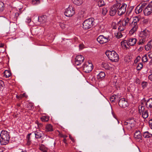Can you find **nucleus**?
I'll use <instances>...</instances> for the list:
<instances>
[{
	"instance_id": "1",
	"label": "nucleus",
	"mask_w": 152,
	"mask_h": 152,
	"mask_svg": "<svg viewBox=\"0 0 152 152\" xmlns=\"http://www.w3.org/2000/svg\"><path fill=\"white\" fill-rule=\"evenodd\" d=\"M150 31L147 29H145L140 32L139 35V41L137 44L139 45H143L149 37Z\"/></svg>"
},
{
	"instance_id": "2",
	"label": "nucleus",
	"mask_w": 152,
	"mask_h": 152,
	"mask_svg": "<svg viewBox=\"0 0 152 152\" xmlns=\"http://www.w3.org/2000/svg\"><path fill=\"white\" fill-rule=\"evenodd\" d=\"M140 19L138 17H136L134 18L133 20L130 24V25L131 29L129 31V33L132 34L136 31L138 28V23L139 22Z\"/></svg>"
},
{
	"instance_id": "3",
	"label": "nucleus",
	"mask_w": 152,
	"mask_h": 152,
	"mask_svg": "<svg viewBox=\"0 0 152 152\" xmlns=\"http://www.w3.org/2000/svg\"><path fill=\"white\" fill-rule=\"evenodd\" d=\"M105 54L111 61L117 62L119 59L118 55L114 50L107 51Z\"/></svg>"
},
{
	"instance_id": "4",
	"label": "nucleus",
	"mask_w": 152,
	"mask_h": 152,
	"mask_svg": "<svg viewBox=\"0 0 152 152\" xmlns=\"http://www.w3.org/2000/svg\"><path fill=\"white\" fill-rule=\"evenodd\" d=\"M0 137L3 145H6L8 143L10 140V136L9 134L7 131L2 130L1 132Z\"/></svg>"
},
{
	"instance_id": "5",
	"label": "nucleus",
	"mask_w": 152,
	"mask_h": 152,
	"mask_svg": "<svg viewBox=\"0 0 152 152\" xmlns=\"http://www.w3.org/2000/svg\"><path fill=\"white\" fill-rule=\"evenodd\" d=\"M135 121L133 119H129L124 121L123 125L124 127L130 130L134 126Z\"/></svg>"
},
{
	"instance_id": "6",
	"label": "nucleus",
	"mask_w": 152,
	"mask_h": 152,
	"mask_svg": "<svg viewBox=\"0 0 152 152\" xmlns=\"http://www.w3.org/2000/svg\"><path fill=\"white\" fill-rule=\"evenodd\" d=\"M94 18H91L85 20L83 23V28L87 29L91 28L93 25Z\"/></svg>"
},
{
	"instance_id": "7",
	"label": "nucleus",
	"mask_w": 152,
	"mask_h": 152,
	"mask_svg": "<svg viewBox=\"0 0 152 152\" xmlns=\"http://www.w3.org/2000/svg\"><path fill=\"white\" fill-rule=\"evenodd\" d=\"M93 68L92 64L88 62H86L83 65V70L86 73H89L91 71Z\"/></svg>"
},
{
	"instance_id": "8",
	"label": "nucleus",
	"mask_w": 152,
	"mask_h": 152,
	"mask_svg": "<svg viewBox=\"0 0 152 152\" xmlns=\"http://www.w3.org/2000/svg\"><path fill=\"white\" fill-rule=\"evenodd\" d=\"M145 16H148L152 13V1L150 2L143 10Z\"/></svg>"
},
{
	"instance_id": "9",
	"label": "nucleus",
	"mask_w": 152,
	"mask_h": 152,
	"mask_svg": "<svg viewBox=\"0 0 152 152\" xmlns=\"http://www.w3.org/2000/svg\"><path fill=\"white\" fill-rule=\"evenodd\" d=\"M66 16L70 17L72 16L75 14L74 9L72 6H69L65 10L64 12Z\"/></svg>"
},
{
	"instance_id": "10",
	"label": "nucleus",
	"mask_w": 152,
	"mask_h": 152,
	"mask_svg": "<svg viewBox=\"0 0 152 152\" xmlns=\"http://www.w3.org/2000/svg\"><path fill=\"white\" fill-rule=\"evenodd\" d=\"M97 40L99 43L102 44L108 42L110 39L109 37H106L103 35H100L97 38Z\"/></svg>"
},
{
	"instance_id": "11",
	"label": "nucleus",
	"mask_w": 152,
	"mask_h": 152,
	"mask_svg": "<svg viewBox=\"0 0 152 152\" xmlns=\"http://www.w3.org/2000/svg\"><path fill=\"white\" fill-rule=\"evenodd\" d=\"M84 60V57L82 55H79L75 58V64L79 66L82 63Z\"/></svg>"
},
{
	"instance_id": "12",
	"label": "nucleus",
	"mask_w": 152,
	"mask_h": 152,
	"mask_svg": "<svg viewBox=\"0 0 152 152\" xmlns=\"http://www.w3.org/2000/svg\"><path fill=\"white\" fill-rule=\"evenodd\" d=\"M119 7L117 5V3L114 4L111 7L110 11V14L111 16H114L116 13L117 12H118V9Z\"/></svg>"
},
{
	"instance_id": "13",
	"label": "nucleus",
	"mask_w": 152,
	"mask_h": 152,
	"mask_svg": "<svg viewBox=\"0 0 152 152\" xmlns=\"http://www.w3.org/2000/svg\"><path fill=\"white\" fill-rule=\"evenodd\" d=\"M119 106L123 108H125L128 105V103L124 98H123L121 99L118 102Z\"/></svg>"
},
{
	"instance_id": "14",
	"label": "nucleus",
	"mask_w": 152,
	"mask_h": 152,
	"mask_svg": "<svg viewBox=\"0 0 152 152\" xmlns=\"http://www.w3.org/2000/svg\"><path fill=\"white\" fill-rule=\"evenodd\" d=\"M134 137L138 141H141L142 137L140 132L139 131H136L134 134Z\"/></svg>"
},
{
	"instance_id": "15",
	"label": "nucleus",
	"mask_w": 152,
	"mask_h": 152,
	"mask_svg": "<svg viewBox=\"0 0 152 152\" xmlns=\"http://www.w3.org/2000/svg\"><path fill=\"white\" fill-rule=\"evenodd\" d=\"M137 41V40L136 38H131L128 40V43L129 45L130 46H133L136 43Z\"/></svg>"
},
{
	"instance_id": "16",
	"label": "nucleus",
	"mask_w": 152,
	"mask_h": 152,
	"mask_svg": "<svg viewBox=\"0 0 152 152\" xmlns=\"http://www.w3.org/2000/svg\"><path fill=\"white\" fill-rule=\"evenodd\" d=\"M46 20V17L45 15H43L39 17L38 18V21L40 24L45 23Z\"/></svg>"
},
{
	"instance_id": "17",
	"label": "nucleus",
	"mask_w": 152,
	"mask_h": 152,
	"mask_svg": "<svg viewBox=\"0 0 152 152\" xmlns=\"http://www.w3.org/2000/svg\"><path fill=\"white\" fill-rule=\"evenodd\" d=\"M145 49L146 51H149L152 49V39L149 41L145 46Z\"/></svg>"
},
{
	"instance_id": "18",
	"label": "nucleus",
	"mask_w": 152,
	"mask_h": 152,
	"mask_svg": "<svg viewBox=\"0 0 152 152\" xmlns=\"http://www.w3.org/2000/svg\"><path fill=\"white\" fill-rule=\"evenodd\" d=\"M35 137L37 139L41 138L42 139L44 136V134L40 131H35L34 132Z\"/></svg>"
},
{
	"instance_id": "19",
	"label": "nucleus",
	"mask_w": 152,
	"mask_h": 152,
	"mask_svg": "<svg viewBox=\"0 0 152 152\" xmlns=\"http://www.w3.org/2000/svg\"><path fill=\"white\" fill-rule=\"evenodd\" d=\"M141 24L142 25H143V26H144L148 24L149 20L148 19H145L143 18L140 19Z\"/></svg>"
},
{
	"instance_id": "20",
	"label": "nucleus",
	"mask_w": 152,
	"mask_h": 152,
	"mask_svg": "<svg viewBox=\"0 0 152 152\" xmlns=\"http://www.w3.org/2000/svg\"><path fill=\"white\" fill-rule=\"evenodd\" d=\"M146 105L148 108H152V99L150 98L147 101H145Z\"/></svg>"
},
{
	"instance_id": "21",
	"label": "nucleus",
	"mask_w": 152,
	"mask_h": 152,
	"mask_svg": "<svg viewBox=\"0 0 152 152\" xmlns=\"http://www.w3.org/2000/svg\"><path fill=\"white\" fill-rule=\"evenodd\" d=\"M140 114L142 115V117L143 118L146 119L147 118L148 116V110L146 109Z\"/></svg>"
},
{
	"instance_id": "22",
	"label": "nucleus",
	"mask_w": 152,
	"mask_h": 152,
	"mask_svg": "<svg viewBox=\"0 0 152 152\" xmlns=\"http://www.w3.org/2000/svg\"><path fill=\"white\" fill-rule=\"evenodd\" d=\"M53 131V126L50 124H48L46 125L45 131L46 132H50Z\"/></svg>"
},
{
	"instance_id": "23",
	"label": "nucleus",
	"mask_w": 152,
	"mask_h": 152,
	"mask_svg": "<svg viewBox=\"0 0 152 152\" xmlns=\"http://www.w3.org/2000/svg\"><path fill=\"white\" fill-rule=\"evenodd\" d=\"M143 136L145 138H150L152 137V134L147 131L144 132Z\"/></svg>"
},
{
	"instance_id": "24",
	"label": "nucleus",
	"mask_w": 152,
	"mask_h": 152,
	"mask_svg": "<svg viewBox=\"0 0 152 152\" xmlns=\"http://www.w3.org/2000/svg\"><path fill=\"white\" fill-rule=\"evenodd\" d=\"M105 76L104 72H101L98 75H97V78L98 79H101L104 78Z\"/></svg>"
},
{
	"instance_id": "25",
	"label": "nucleus",
	"mask_w": 152,
	"mask_h": 152,
	"mask_svg": "<svg viewBox=\"0 0 152 152\" xmlns=\"http://www.w3.org/2000/svg\"><path fill=\"white\" fill-rule=\"evenodd\" d=\"M101 66L105 69H109L110 68V65L108 63L103 62L101 64Z\"/></svg>"
},
{
	"instance_id": "26",
	"label": "nucleus",
	"mask_w": 152,
	"mask_h": 152,
	"mask_svg": "<svg viewBox=\"0 0 152 152\" xmlns=\"http://www.w3.org/2000/svg\"><path fill=\"white\" fill-rule=\"evenodd\" d=\"M130 19H131L129 18L126 17L122 21V23L123 24L124 26H126L128 25V23L130 22Z\"/></svg>"
},
{
	"instance_id": "27",
	"label": "nucleus",
	"mask_w": 152,
	"mask_h": 152,
	"mask_svg": "<svg viewBox=\"0 0 152 152\" xmlns=\"http://www.w3.org/2000/svg\"><path fill=\"white\" fill-rule=\"evenodd\" d=\"M143 10V8L140 6H137L135 9V12L136 13L139 14L142 12Z\"/></svg>"
},
{
	"instance_id": "28",
	"label": "nucleus",
	"mask_w": 152,
	"mask_h": 152,
	"mask_svg": "<svg viewBox=\"0 0 152 152\" xmlns=\"http://www.w3.org/2000/svg\"><path fill=\"white\" fill-rule=\"evenodd\" d=\"M126 26H124V25L122 23L121 24H120L119 25L118 27V30L119 31H121L122 32L126 28Z\"/></svg>"
},
{
	"instance_id": "29",
	"label": "nucleus",
	"mask_w": 152,
	"mask_h": 152,
	"mask_svg": "<svg viewBox=\"0 0 152 152\" xmlns=\"http://www.w3.org/2000/svg\"><path fill=\"white\" fill-rule=\"evenodd\" d=\"M146 109H145L144 107L142 104L140 105L139 106L138 111L139 113L140 114L142 112L145 111Z\"/></svg>"
},
{
	"instance_id": "30",
	"label": "nucleus",
	"mask_w": 152,
	"mask_h": 152,
	"mask_svg": "<svg viewBox=\"0 0 152 152\" xmlns=\"http://www.w3.org/2000/svg\"><path fill=\"white\" fill-rule=\"evenodd\" d=\"M73 2L75 4L77 5H81L83 2V0H73Z\"/></svg>"
},
{
	"instance_id": "31",
	"label": "nucleus",
	"mask_w": 152,
	"mask_h": 152,
	"mask_svg": "<svg viewBox=\"0 0 152 152\" xmlns=\"http://www.w3.org/2000/svg\"><path fill=\"white\" fill-rule=\"evenodd\" d=\"M4 73V76L7 78L9 77L11 75V72L8 70H5Z\"/></svg>"
},
{
	"instance_id": "32",
	"label": "nucleus",
	"mask_w": 152,
	"mask_h": 152,
	"mask_svg": "<svg viewBox=\"0 0 152 152\" xmlns=\"http://www.w3.org/2000/svg\"><path fill=\"white\" fill-rule=\"evenodd\" d=\"M115 36L118 39L120 38L123 36L122 32L119 31L117 33H115Z\"/></svg>"
},
{
	"instance_id": "33",
	"label": "nucleus",
	"mask_w": 152,
	"mask_h": 152,
	"mask_svg": "<svg viewBox=\"0 0 152 152\" xmlns=\"http://www.w3.org/2000/svg\"><path fill=\"white\" fill-rule=\"evenodd\" d=\"M118 99V97L115 95H113L110 98V101L112 102H115V99Z\"/></svg>"
},
{
	"instance_id": "34",
	"label": "nucleus",
	"mask_w": 152,
	"mask_h": 152,
	"mask_svg": "<svg viewBox=\"0 0 152 152\" xmlns=\"http://www.w3.org/2000/svg\"><path fill=\"white\" fill-rule=\"evenodd\" d=\"M31 133H29L27 135L26 137L27 142V144L28 145H29L31 144V140H30V136L31 135Z\"/></svg>"
},
{
	"instance_id": "35",
	"label": "nucleus",
	"mask_w": 152,
	"mask_h": 152,
	"mask_svg": "<svg viewBox=\"0 0 152 152\" xmlns=\"http://www.w3.org/2000/svg\"><path fill=\"white\" fill-rule=\"evenodd\" d=\"M49 119V117L47 116H43L41 118V120L43 122H47Z\"/></svg>"
},
{
	"instance_id": "36",
	"label": "nucleus",
	"mask_w": 152,
	"mask_h": 152,
	"mask_svg": "<svg viewBox=\"0 0 152 152\" xmlns=\"http://www.w3.org/2000/svg\"><path fill=\"white\" fill-rule=\"evenodd\" d=\"M4 9V4L3 2L0 1V12L3 11Z\"/></svg>"
},
{
	"instance_id": "37",
	"label": "nucleus",
	"mask_w": 152,
	"mask_h": 152,
	"mask_svg": "<svg viewBox=\"0 0 152 152\" xmlns=\"http://www.w3.org/2000/svg\"><path fill=\"white\" fill-rule=\"evenodd\" d=\"M24 97H25L26 98L27 97V96L26 95V94L25 93H23V94H21L19 96H16L17 98L19 99H21Z\"/></svg>"
},
{
	"instance_id": "38",
	"label": "nucleus",
	"mask_w": 152,
	"mask_h": 152,
	"mask_svg": "<svg viewBox=\"0 0 152 152\" xmlns=\"http://www.w3.org/2000/svg\"><path fill=\"white\" fill-rule=\"evenodd\" d=\"M121 45L123 46H124L125 48H128V47H126V44H127L128 45H129L128 42H127L126 41H122L121 42Z\"/></svg>"
},
{
	"instance_id": "39",
	"label": "nucleus",
	"mask_w": 152,
	"mask_h": 152,
	"mask_svg": "<svg viewBox=\"0 0 152 152\" xmlns=\"http://www.w3.org/2000/svg\"><path fill=\"white\" fill-rule=\"evenodd\" d=\"M142 61L144 62H147L148 61L147 55L145 54L142 57Z\"/></svg>"
},
{
	"instance_id": "40",
	"label": "nucleus",
	"mask_w": 152,
	"mask_h": 152,
	"mask_svg": "<svg viewBox=\"0 0 152 152\" xmlns=\"http://www.w3.org/2000/svg\"><path fill=\"white\" fill-rule=\"evenodd\" d=\"M143 64L142 63H139L137 66V69L138 70H140L143 67Z\"/></svg>"
},
{
	"instance_id": "41",
	"label": "nucleus",
	"mask_w": 152,
	"mask_h": 152,
	"mask_svg": "<svg viewBox=\"0 0 152 152\" xmlns=\"http://www.w3.org/2000/svg\"><path fill=\"white\" fill-rule=\"evenodd\" d=\"M32 4L34 5L38 4L40 3L39 0H32L31 1Z\"/></svg>"
},
{
	"instance_id": "42",
	"label": "nucleus",
	"mask_w": 152,
	"mask_h": 152,
	"mask_svg": "<svg viewBox=\"0 0 152 152\" xmlns=\"http://www.w3.org/2000/svg\"><path fill=\"white\" fill-rule=\"evenodd\" d=\"M107 8L104 7L103 8L102 11V14L104 15H105L107 12Z\"/></svg>"
},
{
	"instance_id": "43",
	"label": "nucleus",
	"mask_w": 152,
	"mask_h": 152,
	"mask_svg": "<svg viewBox=\"0 0 152 152\" xmlns=\"http://www.w3.org/2000/svg\"><path fill=\"white\" fill-rule=\"evenodd\" d=\"M40 149L42 151V152H47V149L45 148L44 146L40 147Z\"/></svg>"
},
{
	"instance_id": "44",
	"label": "nucleus",
	"mask_w": 152,
	"mask_h": 152,
	"mask_svg": "<svg viewBox=\"0 0 152 152\" xmlns=\"http://www.w3.org/2000/svg\"><path fill=\"white\" fill-rule=\"evenodd\" d=\"M150 138H149L147 140L146 142L148 145H150L152 143V139Z\"/></svg>"
},
{
	"instance_id": "45",
	"label": "nucleus",
	"mask_w": 152,
	"mask_h": 152,
	"mask_svg": "<svg viewBox=\"0 0 152 152\" xmlns=\"http://www.w3.org/2000/svg\"><path fill=\"white\" fill-rule=\"evenodd\" d=\"M147 84V83L145 82H143L142 83L141 85L143 88H144L146 87Z\"/></svg>"
},
{
	"instance_id": "46",
	"label": "nucleus",
	"mask_w": 152,
	"mask_h": 152,
	"mask_svg": "<svg viewBox=\"0 0 152 152\" xmlns=\"http://www.w3.org/2000/svg\"><path fill=\"white\" fill-rule=\"evenodd\" d=\"M148 55L150 58H152V51H149L148 52ZM151 61H152V59L151 60Z\"/></svg>"
},
{
	"instance_id": "47",
	"label": "nucleus",
	"mask_w": 152,
	"mask_h": 152,
	"mask_svg": "<svg viewBox=\"0 0 152 152\" xmlns=\"http://www.w3.org/2000/svg\"><path fill=\"white\" fill-rule=\"evenodd\" d=\"M149 124L150 127L152 129V119H151L149 120Z\"/></svg>"
},
{
	"instance_id": "48",
	"label": "nucleus",
	"mask_w": 152,
	"mask_h": 152,
	"mask_svg": "<svg viewBox=\"0 0 152 152\" xmlns=\"http://www.w3.org/2000/svg\"><path fill=\"white\" fill-rule=\"evenodd\" d=\"M145 5L146 4L145 3V2H142V3H141V5L140 6L141 7H142V8H143V9L145 7Z\"/></svg>"
},
{
	"instance_id": "49",
	"label": "nucleus",
	"mask_w": 152,
	"mask_h": 152,
	"mask_svg": "<svg viewBox=\"0 0 152 152\" xmlns=\"http://www.w3.org/2000/svg\"><path fill=\"white\" fill-rule=\"evenodd\" d=\"M60 137H63L64 138H66V137H67V135H64L62 134H60Z\"/></svg>"
},
{
	"instance_id": "50",
	"label": "nucleus",
	"mask_w": 152,
	"mask_h": 152,
	"mask_svg": "<svg viewBox=\"0 0 152 152\" xmlns=\"http://www.w3.org/2000/svg\"><path fill=\"white\" fill-rule=\"evenodd\" d=\"M60 27L62 29H64L65 28V26L64 25L63 23H61L60 25Z\"/></svg>"
},
{
	"instance_id": "51",
	"label": "nucleus",
	"mask_w": 152,
	"mask_h": 152,
	"mask_svg": "<svg viewBox=\"0 0 152 152\" xmlns=\"http://www.w3.org/2000/svg\"><path fill=\"white\" fill-rule=\"evenodd\" d=\"M69 137L70 139H71V140L73 142H75V140L74 138L72 137L71 135H69Z\"/></svg>"
},
{
	"instance_id": "52",
	"label": "nucleus",
	"mask_w": 152,
	"mask_h": 152,
	"mask_svg": "<svg viewBox=\"0 0 152 152\" xmlns=\"http://www.w3.org/2000/svg\"><path fill=\"white\" fill-rule=\"evenodd\" d=\"M80 49H82L83 47V44H80L79 45Z\"/></svg>"
},
{
	"instance_id": "53",
	"label": "nucleus",
	"mask_w": 152,
	"mask_h": 152,
	"mask_svg": "<svg viewBox=\"0 0 152 152\" xmlns=\"http://www.w3.org/2000/svg\"><path fill=\"white\" fill-rule=\"evenodd\" d=\"M148 78L150 80H152V73L149 75Z\"/></svg>"
},
{
	"instance_id": "54",
	"label": "nucleus",
	"mask_w": 152,
	"mask_h": 152,
	"mask_svg": "<svg viewBox=\"0 0 152 152\" xmlns=\"http://www.w3.org/2000/svg\"><path fill=\"white\" fill-rule=\"evenodd\" d=\"M27 22L28 23H30L31 21V19H30V18H29V17L27 18Z\"/></svg>"
},
{
	"instance_id": "55",
	"label": "nucleus",
	"mask_w": 152,
	"mask_h": 152,
	"mask_svg": "<svg viewBox=\"0 0 152 152\" xmlns=\"http://www.w3.org/2000/svg\"><path fill=\"white\" fill-rule=\"evenodd\" d=\"M63 142L66 145L67 144V140H66V138L64 139L63 140Z\"/></svg>"
},
{
	"instance_id": "56",
	"label": "nucleus",
	"mask_w": 152,
	"mask_h": 152,
	"mask_svg": "<svg viewBox=\"0 0 152 152\" xmlns=\"http://www.w3.org/2000/svg\"><path fill=\"white\" fill-rule=\"evenodd\" d=\"M4 148H0V152H3Z\"/></svg>"
},
{
	"instance_id": "57",
	"label": "nucleus",
	"mask_w": 152,
	"mask_h": 152,
	"mask_svg": "<svg viewBox=\"0 0 152 152\" xmlns=\"http://www.w3.org/2000/svg\"><path fill=\"white\" fill-rule=\"evenodd\" d=\"M15 15L16 16L18 17L19 15V14L18 12H16L15 13Z\"/></svg>"
},
{
	"instance_id": "58",
	"label": "nucleus",
	"mask_w": 152,
	"mask_h": 152,
	"mask_svg": "<svg viewBox=\"0 0 152 152\" xmlns=\"http://www.w3.org/2000/svg\"><path fill=\"white\" fill-rule=\"evenodd\" d=\"M4 46V45L3 44H0V47H2Z\"/></svg>"
},
{
	"instance_id": "59",
	"label": "nucleus",
	"mask_w": 152,
	"mask_h": 152,
	"mask_svg": "<svg viewBox=\"0 0 152 152\" xmlns=\"http://www.w3.org/2000/svg\"><path fill=\"white\" fill-rule=\"evenodd\" d=\"M0 145H2V140L0 139Z\"/></svg>"
},
{
	"instance_id": "60",
	"label": "nucleus",
	"mask_w": 152,
	"mask_h": 152,
	"mask_svg": "<svg viewBox=\"0 0 152 152\" xmlns=\"http://www.w3.org/2000/svg\"><path fill=\"white\" fill-rule=\"evenodd\" d=\"M117 28V27H116V26H113V28L114 29H116Z\"/></svg>"
},
{
	"instance_id": "61",
	"label": "nucleus",
	"mask_w": 152,
	"mask_h": 152,
	"mask_svg": "<svg viewBox=\"0 0 152 152\" xmlns=\"http://www.w3.org/2000/svg\"><path fill=\"white\" fill-rule=\"evenodd\" d=\"M143 49V47H140L139 49V50H141V49Z\"/></svg>"
},
{
	"instance_id": "62",
	"label": "nucleus",
	"mask_w": 152,
	"mask_h": 152,
	"mask_svg": "<svg viewBox=\"0 0 152 152\" xmlns=\"http://www.w3.org/2000/svg\"><path fill=\"white\" fill-rule=\"evenodd\" d=\"M120 22H121V21H120L118 22V23H119Z\"/></svg>"
},
{
	"instance_id": "63",
	"label": "nucleus",
	"mask_w": 152,
	"mask_h": 152,
	"mask_svg": "<svg viewBox=\"0 0 152 152\" xmlns=\"http://www.w3.org/2000/svg\"><path fill=\"white\" fill-rule=\"evenodd\" d=\"M24 152V151H22V152Z\"/></svg>"
}]
</instances>
